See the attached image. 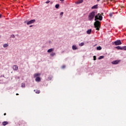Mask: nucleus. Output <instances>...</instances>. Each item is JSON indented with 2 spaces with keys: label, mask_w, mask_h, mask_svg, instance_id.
<instances>
[{
  "label": "nucleus",
  "mask_w": 126,
  "mask_h": 126,
  "mask_svg": "<svg viewBox=\"0 0 126 126\" xmlns=\"http://www.w3.org/2000/svg\"><path fill=\"white\" fill-rule=\"evenodd\" d=\"M98 20L100 21L103 20V16H102L100 13H98L94 17V21L95 22L94 23V26L97 31L100 30V28L101 27V22Z\"/></svg>",
  "instance_id": "f257e3e1"
},
{
  "label": "nucleus",
  "mask_w": 126,
  "mask_h": 126,
  "mask_svg": "<svg viewBox=\"0 0 126 126\" xmlns=\"http://www.w3.org/2000/svg\"><path fill=\"white\" fill-rule=\"evenodd\" d=\"M96 13H97V12L95 11H93L90 13L88 16V20H89V21H93L94 17L96 16Z\"/></svg>",
  "instance_id": "f03ea898"
},
{
  "label": "nucleus",
  "mask_w": 126,
  "mask_h": 126,
  "mask_svg": "<svg viewBox=\"0 0 126 126\" xmlns=\"http://www.w3.org/2000/svg\"><path fill=\"white\" fill-rule=\"evenodd\" d=\"M36 21L35 19L29 21H25L24 23H27V25H30V24H33V23H34V22Z\"/></svg>",
  "instance_id": "7ed1b4c3"
},
{
  "label": "nucleus",
  "mask_w": 126,
  "mask_h": 126,
  "mask_svg": "<svg viewBox=\"0 0 126 126\" xmlns=\"http://www.w3.org/2000/svg\"><path fill=\"white\" fill-rule=\"evenodd\" d=\"M114 44L115 46H118L119 45H122V41H121V40H118L114 42Z\"/></svg>",
  "instance_id": "20e7f679"
},
{
  "label": "nucleus",
  "mask_w": 126,
  "mask_h": 126,
  "mask_svg": "<svg viewBox=\"0 0 126 126\" xmlns=\"http://www.w3.org/2000/svg\"><path fill=\"white\" fill-rule=\"evenodd\" d=\"M121 61L120 60H116L112 62V64H118L119 63H120Z\"/></svg>",
  "instance_id": "39448f33"
},
{
  "label": "nucleus",
  "mask_w": 126,
  "mask_h": 126,
  "mask_svg": "<svg viewBox=\"0 0 126 126\" xmlns=\"http://www.w3.org/2000/svg\"><path fill=\"white\" fill-rule=\"evenodd\" d=\"M13 69L14 70H18V66H17V65H13Z\"/></svg>",
  "instance_id": "423d86ee"
},
{
  "label": "nucleus",
  "mask_w": 126,
  "mask_h": 126,
  "mask_svg": "<svg viewBox=\"0 0 126 126\" xmlns=\"http://www.w3.org/2000/svg\"><path fill=\"white\" fill-rule=\"evenodd\" d=\"M40 75H41V74L40 73H36L33 75V77L35 78L37 77V76H40Z\"/></svg>",
  "instance_id": "0eeeda50"
},
{
  "label": "nucleus",
  "mask_w": 126,
  "mask_h": 126,
  "mask_svg": "<svg viewBox=\"0 0 126 126\" xmlns=\"http://www.w3.org/2000/svg\"><path fill=\"white\" fill-rule=\"evenodd\" d=\"M35 81L36 82H40V81H41V78L39 77H36L35 78Z\"/></svg>",
  "instance_id": "6e6552de"
},
{
  "label": "nucleus",
  "mask_w": 126,
  "mask_h": 126,
  "mask_svg": "<svg viewBox=\"0 0 126 126\" xmlns=\"http://www.w3.org/2000/svg\"><path fill=\"white\" fill-rule=\"evenodd\" d=\"M98 8V4L94 5L92 7V9H97Z\"/></svg>",
  "instance_id": "1a4fd4ad"
},
{
  "label": "nucleus",
  "mask_w": 126,
  "mask_h": 126,
  "mask_svg": "<svg viewBox=\"0 0 126 126\" xmlns=\"http://www.w3.org/2000/svg\"><path fill=\"white\" fill-rule=\"evenodd\" d=\"M2 126H6V125H8V122L7 121H4L2 122Z\"/></svg>",
  "instance_id": "9d476101"
},
{
  "label": "nucleus",
  "mask_w": 126,
  "mask_h": 126,
  "mask_svg": "<svg viewBox=\"0 0 126 126\" xmlns=\"http://www.w3.org/2000/svg\"><path fill=\"white\" fill-rule=\"evenodd\" d=\"M53 51H54V49H53V48L49 49L48 50L47 53H52V52H53Z\"/></svg>",
  "instance_id": "9b49d317"
},
{
  "label": "nucleus",
  "mask_w": 126,
  "mask_h": 126,
  "mask_svg": "<svg viewBox=\"0 0 126 126\" xmlns=\"http://www.w3.org/2000/svg\"><path fill=\"white\" fill-rule=\"evenodd\" d=\"M91 32H92V30L91 29H90V30H88L87 31V34H91Z\"/></svg>",
  "instance_id": "f8f14e48"
},
{
  "label": "nucleus",
  "mask_w": 126,
  "mask_h": 126,
  "mask_svg": "<svg viewBox=\"0 0 126 126\" xmlns=\"http://www.w3.org/2000/svg\"><path fill=\"white\" fill-rule=\"evenodd\" d=\"M51 57H55L56 56V53L55 52H52L50 54Z\"/></svg>",
  "instance_id": "ddd939ff"
},
{
  "label": "nucleus",
  "mask_w": 126,
  "mask_h": 126,
  "mask_svg": "<svg viewBox=\"0 0 126 126\" xmlns=\"http://www.w3.org/2000/svg\"><path fill=\"white\" fill-rule=\"evenodd\" d=\"M72 50H77V47H76V46L73 45L72 46Z\"/></svg>",
  "instance_id": "4468645a"
},
{
  "label": "nucleus",
  "mask_w": 126,
  "mask_h": 126,
  "mask_svg": "<svg viewBox=\"0 0 126 126\" xmlns=\"http://www.w3.org/2000/svg\"><path fill=\"white\" fill-rule=\"evenodd\" d=\"M116 49H117V50H122V47H121L120 46H118L116 47Z\"/></svg>",
  "instance_id": "2eb2a0df"
},
{
  "label": "nucleus",
  "mask_w": 126,
  "mask_h": 126,
  "mask_svg": "<svg viewBox=\"0 0 126 126\" xmlns=\"http://www.w3.org/2000/svg\"><path fill=\"white\" fill-rule=\"evenodd\" d=\"M96 49L98 51H101V50H102V47H101V46H98L96 48Z\"/></svg>",
  "instance_id": "dca6fc26"
},
{
  "label": "nucleus",
  "mask_w": 126,
  "mask_h": 126,
  "mask_svg": "<svg viewBox=\"0 0 126 126\" xmlns=\"http://www.w3.org/2000/svg\"><path fill=\"white\" fill-rule=\"evenodd\" d=\"M3 48H7L8 47V44H4L3 45Z\"/></svg>",
  "instance_id": "f3484780"
},
{
  "label": "nucleus",
  "mask_w": 126,
  "mask_h": 126,
  "mask_svg": "<svg viewBox=\"0 0 126 126\" xmlns=\"http://www.w3.org/2000/svg\"><path fill=\"white\" fill-rule=\"evenodd\" d=\"M34 92H35V93H36V94H39L40 93V90H34Z\"/></svg>",
  "instance_id": "a211bd4d"
},
{
  "label": "nucleus",
  "mask_w": 126,
  "mask_h": 126,
  "mask_svg": "<svg viewBox=\"0 0 126 126\" xmlns=\"http://www.w3.org/2000/svg\"><path fill=\"white\" fill-rule=\"evenodd\" d=\"M113 14H115V13L112 12V13H109V16H110V17H113Z\"/></svg>",
  "instance_id": "6ab92c4d"
},
{
  "label": "nucleus",
  "mask_w": 126,
  "mask_h": 126,
  "mask_svg": "<svg viewBox=\"0 0 126 126\" xmlns=\"http://www.w3.org/2000/svg\"><path fill=\"white\" fill-rule=\"evenodd\" d=\"M59 7H60V4H57L55 5L56 8H59Z\"/></svg>",
  "instance_id": "aec40b11"
},
{
  "label": "nucleus",
  "mask_w": 126,
  "mask_h": 126,
  "mask_svg": "<svg viewBox=\"0 0 126 126\" xmlns=\"http://www.w3.org/2000/svg\"><path fill=\"white\" fill-rule=\"evenodd\" d=\"M80 46L81 47H82L83 46H84V43H83V42L81 43L80 44Z\"/></svg>",
  "instance_id": "412c9836"
},
{
  "label": "nucleus",
  "mask_w": 126,
  "mask_h": 126,
  "mask_svg": "<svg viewBox=\"0 0 126 126\" xmlns=\"http://www.w3.org/2000/svg\"><path fill=\"white\" fill-rule=\"evenodd\" d=\"M11 38H15V36L14 35V34H11Z\"/></svg>",
  "instance_id": "4be33fe9"
},
{
  "label": "nucleus",
  "mask_w": 126,
  "mask_h": 126,
  "mask_svg": "<svg viewBox=\"0 0 126 126\" xmlns=\"http://www.w3.org/2000/svg\"><path fill=\"white\" fill-rule=\"evenodd\" d=\"M122 50H124V51H126V46L123 47Z\"/></svg>",
  "instance_id": "5701e85b"
},
{
  "label": "nucleus",
  "mask_w": 126,
  "mask_h": 126,
  "mask_svg": "<svg viewBox=\"0 0 126 126\" xmlns=\"http://www.w3.org/2000/svg\"><path fill=\"white\" fill-rule=\"evenodd\" d=\"M96 56H94V61H96Z\"/></svg>",
  "instance_id": "b1692460"
},
{
  "label": "nucleus",
  "mask_w": 126,
  "mask_h": 126,
  "mask_svg": "<svg viewBox=\"0 0 126 126\" xmlns=\"http://www.w3.org/2000/svg\"><path fill=\"white\" fill-rule=\"evenodd\" d=\"M82 2H83V0H80L79 1V3H82Z\"/></svg>",
  "instance_id": "393cba45"
},
{
  "label": "nucleus",
  "mask_w": 126,
  "mask_h": 126,
  "mask_svg": "<svg viewBox=\"0 0 126 126\" xmlns=\"http://www.w3.org/2000/svg\"><path fill=\"white\" fill-rule=\"evenodd\" d=\"M103 58H104V56H100L99 57V60H101V59H103Z\"/></svg>",
  "instance_id": "a878e982"
},
{
  "label": "nucleus",
  "mask_w": 126,
  "mask_h": 126,
  "mask_svg": "<svg viewBox=\"0 0 126 126\" xmlns=\"http://www.w3.org/2000/svg\"><path fill=\"white\" fill-rule=\"evenodd\" d=\"M63 12H61V13H60V15L63 16Z\"/></svg>",
  "instance_id": "bb28decb"
},
{
  "label": "nucleus",
  "mask_w": 126,
  "mask_h": 126,
  "mask_svg": "<svg viewBox=\"0 0 126 126\" xmlns=\"http://www.w3.org/2000/svg\"><path fill=\"white\" fill-rule=\"evenodd\" d=\"M62 68H65V65L62 66Z\"/></svg>",
  "instance_id": "cd10ccee"
},
{
  "label": "nucleus",
  "mask_w": 126,
  "mask_h": 126,
  "mask_svg": "<svg viewBox=\"0 0 126 126\" xmlns=\"http://www.w3.org/2000/svg\"><path fill=\"white\" fill-rule=\"evenodd\" d=\"M50 2V0H47L46 2V3H49Z\"/></svg>",
  "instance_id": "c85d7f7f"
},
{
  "label": "nucleus",
  "mask_w": 126,
  "mask_h": 126,
  "mask_svg": "<svg viewBox=\"0 0 126 126\" xmlns=\"http://www.w3.org/2000/svg\"><path fill=\"white\" fill-rule=\"evenodd\" d=\"M100 15H101V16H104V13H101Z\"/></svg>",
  "instance_id": "c756f323"
},
{
  "label": "nucleus",
  "mask_w": 126,
  "mask_h": 126,
  "mask_svg": "<svg viewBox=\"0 0 126 126\" xmlns=\"http://www.w3.org/2000/svg\"><path fill=\"white\" fill-rule=\"evenodd\" d=\"M76 3H79V0L77 1V2H76Z\"/></svg>",
  "instance_id": "7c9ffc66"
},
{
  "label": "nucleus",
  "mask_w": 126,
  "mask_h": 126,
  "mask_svg": "<svg viewBox=\"0 0 126 126\" xmlns=\"http://www.w3.org/2000/svg\"><path fill=\"white\" fill-rule=\"evenodd\" d=\"M22 87H25V85H22Z\"/></svg>",
  "instance_id": "2f4dec72"
},
{
  "label": "nucleus",
  "mask_w": 126,
  "mask_h": 126,
  "mask_svg": "<svg viewBox=\"0 0 126 126\" xmlns=\"http://www.w3.org/2000/svg\"><path fill=\"white\" fill-rule=\"evenodd\" d=\"M4 116H6V113H4Z\"/></svg>",
  "instance_id": "473e14b6"
},
{
  "label": "nucleus",
  "mask_w": 126,
  "mask_h": 126,
  "mask_svg": "<svg viewBox=\"0 0 126 126\" xmlns=\"http://www.w3.org/2000/svg\"><path fill=\"white\" fill-rule=\"evenodd\" d=\"M60 0V1H63V0Z\"/></svg>",
  "instance_id": "72a5a7b5"
},
{
  "label": "nucleus",
  "mask_w": 126,
  "mask_h": 126,
  "mask_svg": "<svg viewBox=\"0 0 126 126\" xmlns=\"http://www.w3.org/2000/svg\"><path fill=\"white\" fill-rule=\"evenodd\" d=\"M16 95H17H17H19V94H16Z\"/></svg>",
  "instance_id": "f704fd0d"
},
{
  "label": "nucleus",
  "mask_w": 126,
  "mask_h": 126,
  "mask_svg": "<svg viewBox=\"0 0 126 126\" xmlns=\"http://www.w3.org/2000/svg\"><path fill=\"white\" fill-rule=\"evenodd\" d=\"M1 17V14H0V18Z\"/></svg>",
  "instance_id": "c9c22d12"
},
{
  "label": "nucleus",
  "mask_w": 126,
  "mask_h": 126,
  "mask_svg": "<svg viewBox=\"0 0 126 126\" xmlns=\"http://www.w3.org/2000/svg\"><path fill=\"white\" fill-rule=\"evenodd\" d=\"M97 1H100V0H97Z\"/></svg>",
  "instance_id": "e433bc0d"
},
{
  "label": "nucleus",
  "mask_w": 126,
  "mask_h": 126,
  "mask_svg": "<svg viewBox=\"0 0 126 126\" xmlns=\"http://www.w3.org/2000/svg\"><path fill=\"white\" fill-rule=\"evenodd\" d=\"M30 27H32V26H30Z\"/></svg>",
  "instance_id": "4c0bfd02"
}]
</instances>
